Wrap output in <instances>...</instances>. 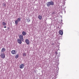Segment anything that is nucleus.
I'll use <instances>...</instances> for the list:
<instances>
[{
  "mask_svg": "<svg viewBox=\"0 0 79 79\" xmlns=\"http://www.w3.org/2000/svg\"><path fill=\"white\" fill-rule=\"evenodd\" d=\"M53 5H54V3H53V1H51V2H49L46 3V5L48 7H49L50 5L53 6Z\"/></svg>",
  "mask_w": 79,
  "mask_h": 79,
  "instance_id": "nucleus-1",
  "label": "nucleus"
},
{
  "mask_svg": "<svg viewBox=\"0 0 79 79\" xmlns=\"http://www.w3.org/2000/svg\"><path fill=\"white\" fill-rule=\"evenodd\" d=\"M19 38L22 40V41H23L24 40V39H23V36L22 35H19Z\"/></svg>",
  "mask_w": 79,
  "mask_h": 79,
  "instance_id": "nucleus-2",
  "label": "nucleus"
},
{
  "mask_svg": "<svg viewBox=\"0 0 79 79\" xmlns=\"http://www.w3.org/2000/svg\"><path fill=\"white\" fill-rule=\"evenodd\" d=\"M16 51L15 50H12L11 51V53L12 55H16Z\"/></svg>",
  "mask_w": 79,
  "mask_h": 79,
  "instance_id": "nucleus-3",
  "label": "nucleus"
},
{
  "mask_svg": "<svg viewBox=\"0 0 79 79\" xmlns=\"http://www.w3.org/2000/svg\"><path fill=\"white\" fill-rule=\"evenodd\" d=\"M1 57L2 58H5V54L4 53L1 54Z\"/></svg>",
  "mask_w": 79,
  "mask_h": 79,
  "instance_id": "nucleus-4",
  "label": "nucleus"
},
{
  "mask_svg": "<svg viewBox=\"0 0 79 79\" xmlns=\"http://www.w3.org/2000/svg\"><path fill=\"white\" fill-rule=\"evenodd\" d=\"M24 67V65L23 64H21L20 65L19 68L20 69H23Z\"/></svg>",
  "mask_w": 79,
  "mask_h": 79,
  "instance_id": "nucleus-5",
  "label": "nucleus"
},
{
  "mask_svg": "<svg viewBox=\"0 0 79 79\" xmlns=\"http://www.w3.org/2000/svg\"><path fill=\"white\" fill-rule=\"evenodd\" d=\"M25 42L27 45L29 44V40L27 39L25 40Z\"/></svg>",
  "mask_w": 79,
  "mask_h": 79,
  "instance_id": "nucleus-6",
  "label": "nucleus"
},
{
  "mask_svg": "<svg viewBox=\"0 0 79 79\" xmlns=\"http://www.w3.org/2000/svg\"><path fill=\"white\" fill-rule=\"evenodd\" d=\"M17 40L18 43H19V44H21L22 43V41H21V40L19 39H18Z\"/></svg>",
  "mask_w": 79,
  "mask_h": 79,
  "instance_id": "nucleus-7",
  "label": "nucleus"
},
{
  "mask_svg": "<svg viewBox=\"0 0 79 79\" xmlns=\"http://www.w3.org/2000/svg\"><path fill=\"white\" fill-rule=\"evenodd\" d=\"M5 50H6V49H5V48H2L1 52H2V53H4V52H5Z\"/></svg>",
  "mask_w": 79,
  "mask_h": 79,
  "instance_id": "nucleus-8",
  "label": "nucleus"
},
{
  "mask_svg": "<svg viewBox=\"0 0 79 79\" xmlns=\"http://www.w3.org/2000/svg\"><path fill=\"white\" fill-rule=\"evenodd\" d=\"M59 33L60 35H63V31H62L61 30H60L59 31Z\"/></svg>",
  "mask_w": 79,
  "mask_h": 79,
  "instance_id": "nucleus-9",
  "label": "nucleus"
},
{
  "mask_svg": "<svg viewBox=\"0 0 79 79\" xmlns=\"http://www.w3.org/2000/svg\"><path fill=\"white\" fill-rule=\"evenodd\" d=\"M38 18L39 19H40V20H41V19H42V17L41 15H39L38 16Z\"/></svg>",
  "mask_w": 79,
  "mask_h": 79,
  "instance_id": "nucleus-10",
  "label": "nucleus"
},
{
  "mask_svg": "<svg viewBox=\"0 0 79 79\" xmlns=\"http://www.w3.org/2000/svg\"><path fill=\"white\" fill-rule=\"evenodd\" d=\"M22 35H26V32L24 31H23L22 32Z\"/></svg>",
  "mask_w": 79,
  "mask_h": 79,
  "instance_id": "nucleus-11",
  "label": "nucleus"
},
{
  "mask_svg": "<svg viewBox=\"0 0 79 79\" xmlns=\"http://www.w3.org/2000/svg\"><path fill=\"white\" fill-rule=\"evenodd\" d=\"M18 22H19L18 21V20H15V23L16 26H17V25H18V23H19Z\"/></svg>",
  "mask_w": 79,
  "mask_h": 79,
  "instance_id": "nucleus-12",
  "label": "nucleus"
},
{
  "mask_svg": "<svg viewBox=\"0 0 79 79\" xmlns=\"http://www.w3.org/2000/svg\"><path fill=\"white\" fill-rule=\"evenodd\" d=\"M17 21H18L19 22L21 21V18H18Z\"/></svg>",
  "mask_w": 79,
  "mask_h": 79,
  "instance_id": "nucleus-13",
  "label": "nucleus"
},
{
  "mask_svg": "<svg viewBox=\"0 0 79 79\" xmlns=\"http://www.w3.org/2000/svg\"><path fill=\"white\" fill-rule=\"evenodd\" d=\"M19 57V55H16L15 56V58H18Z\"/></svg>",
  "mask_w": 79,
  "mask_h": 79,
  "instance_id": "nucleus-14",
  "label": "nucleus"
},
{
  "mask_svg": "<svg viewBox=\"0 0 79 79\" xmlns=\"http://www.w3.org/2000/svg\"><path fill=\"white\" fill-rule=\"evenodd\" d=\"M2 24L3 25H4V26H6V23L4 22H3L2 23Z\"/></svg>",
  "mask_w": 79,
  "mask_h": 79,
  "instance_id": "nucleus-15",
  "label": "nucleus"
},
{
  "mask_svg": "<svg viewBox=\"0 0 79 79\" xmlns=\"http://www.w3.org/2000/svg\"><path fill=\"white\" fill-rule=\"evenodd\" d=\"M23 56H26V54L25 53H23Z\"/></svg>",
  "mask_w": 79,
  "mask_h": 79,
  "instance_id": "nucleus-16",
  "label": "nucleus"
},
{
  "mask_svg": "<svg viewBox=\"0 0 79 79\" xmlns=\"http://www.w3.org/2000/svg\"><path fill=\"white\" fill-rule=\"evenodd\" d=\"M27 21H28V22H30V19H27Z\"/></svg>",
  "mask_w": 79,
  "mask_h": 79,
  "instance_id": "nucleus-17",
  "label": "nucleus"
},
{
  "mask_svg": "<svg viewBox=\"0 0 79 79\" xmlns=\"http://www.w3.org/2000/svg\"><path fill=\"white\" fill-rule=\"evenodd\" d=\"M3 5L4 6H6V4H5V3H3Z\"/></svg>",
  "mask_w": 79,
  "mask_h": 79,
  "instance_id": "nucleus-18",
  "label": "nucleus"
},
{
  "mask_svg": "<svg viewBox=\"0 0 79 79\" xmlns=\"http://www.w3.org/2000/svg\"><path fill=\"white\" fill-rule=\"evenodd\" d=\"M4 28H6V26H5L4 27Z\"/></svg>",
  "mask_w": 79,
  "mask_h": 79,
  "instance_id": "nucleus-19",
  "label": "nucleus"
},
{
  "mask_svg": "<svg viewBox=\"0 0 79 79\" xmlns=\"http://www.w3.org/2000/svg\"><path fill=\"white\" fill-rule=\"evenodd\" d=\"M55 44H52V45H54Z\"/></svg>",
  "mask_w": 79,
  "mask_h": 79,
  "instance_id": "nucleus-20",
  "label": "nucleus"
},
{
  "mask_svg": "<svg viewBox=\"0 0 79 79\" xmlns=\"http://www.w3.org/2000/svg\"><path fill=\"white\" fill-rule=\"evenodd\" d=\"M53 14H54V12H53L52 14V15H53Z\"/></svg>",
  "mask_w": 79,
  "mask_h": 79,
  "instance_id": "nucleus-21",
  "label": "nucleus"
},
{
  "mask_svg": "<svg viewBox=\"0 0 79 79\" xmlns=\"http://www.w3.org/2000/svg\"><path fill=\"white\" fill-rule=\"evenodd\" d=\"M56 54H58V53L57 52H56Z\"/></svg>",
  "mask_w": 79,
  "mask_h": 79,
  "instance_id": "nucleus-22",
  "label": "nucleus"
}]
</instances>
